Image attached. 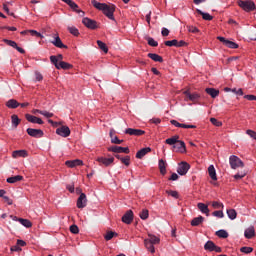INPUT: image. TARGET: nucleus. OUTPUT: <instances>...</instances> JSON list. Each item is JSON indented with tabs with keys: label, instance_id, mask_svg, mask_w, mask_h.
Segmentation results:
<instances>
[{
	"label": "nucleus",
	"instance_id": "5",
	"mask_svg": "<svg viewBox=\"0 0 256 256\" xmlns=\"http://www.w3.org/2000/svg\"><path fill=\"white\" fill-rule=\"evenodd\" d=\"M107 151L110 153H125L126 155H129L131 153V150L129 147H123V146H111L107 148Z\"/></svg>",
	"mask_w": 256,
	"mask_h": 256
},
{
	"label": "nucleus",
	"instance_id": "34",
	"mask_svg": "<svg viewBox=\"0 0 256 256\" xmlns=\"http://www.w3.org/2000/svg\"><path fill=\"white\" fill-rule=\"evenodd\" d=\"M6 107H8V109H17L19 102L15 99H10L6 102Z\"/></svg>",
	"mask_w": 256,
	"mask_h": 256
},
{
	"label": "nucleus",
	"instance_id": "10",
	"mask_svg": "<svg viewBox=\"0 0 256 256\" xmlns=\"http://www.w3.org/2000/svg\"><path fill=\"white\" fill-rule=\"evenodd\" d=\"M2 41H3V43H6V45H9V47H13V49H15L18 53L25 55V49L19 47L17 45V42H15L13 40H9L7 38H4Z\"/></svg>",
	"mask_w": 256,
	"mask_h": 256
},
{
	"label": "nucleus",
	"instance_id": "43",
	"mask_svg": "<svg viewBox=\"0 0 256 256\" xmlns=\"http://www.w3.org/2000/svg\"><path fill=\"white\" fill-rule=\"evenodd\" d=\"M227 215H228L229 219H231L232 221L237 219V211L235 209H228Z\"/></svg>",
	"mask_w": 256,
	"mask_h": 256
},
{
	"label": "nucleus",
	"instance_id": "62",
	"mask_svg": "<svg viewBox=\"0 0 256 256\" xmlns=\"http://www.w3.org/2000/svg\"><path fill=\"white\" fill-rule=\"evenodd\" d=\"M10 251L13 253V252H19V251H23V249H21V246H18L17 244L12 246L10 248Z\"/></svg>",
	"mask_w": 256,
	"mask_h": 256
},
{
	"label": "nucleus",
	"instance_id": "61",
	"mask_svg": "<svg viewBox=\"0 0 256 256\" xmlns=\"http://www.w3.org/2000/svg\"><path fill=\"white\" fill-rule=\"evenodd\" d=\"M66 189L69 191V193H75V184L74 183L68 184L66 186Z\"/></svg>",
	"mask_w": 256,
	"mask_h": 256
},
{
	"label": "nucleus",
	"instance_id": "27",
	"mask_svg": "<svg viewBox=\"0 0 256 256\" xmlns=\"http://www.w3.org/2000/svg\"><path fill=\"white\" fill-rule=\"evenodd\" d=\"M203 221H205V218L203 216H198L191 220L190 225L192 227H199V225H201V223H203Z\"/></svg>",
	"mask_w": 256,
	"mask_h": 256
},
{
	"label": "nucleus",
	"instance_id": "16",
	"mask_svg": "<svg viewBox=\"0 0 256 256\" xmlns=\"http://www.w3.org/2000/svg\"><path fill=\"white\" fill-rule=\"evenodd\" d=\"M66 5H69V7L74 11V13H82V16L85 15V12L81 9H79V5L77 3L73 2V0H62Z\"/></svg>",
	"mask_w": 256,
	"mask_h": 256
},
{
	"label": "nucleus",
	"instance_id": "39",
	"mask_svg": "<svg viewBox=\"0 0 256 256\" xmlns=\"http://www.w3.org/2000/svg\"><path fill=\"white\" fill-rule=\"evenodd\" d=\"M11 121H12L13 127H19V124L21 123V119L17 114H13L11 116Z\"/></svg>",
	"mask_w": 256,
	"mask_h": 256
},
{
	"label": "nucleus",
	"instance_id": "1",
	"mask_svg": "<svg viewBox=\"0 0 256 256\" xmlns=\"http://www.w3.org/2000/svg\"><path fill=\"white\" fill-rule=\"evenodd\" d=\"M91 3L93 7H95V9H98V11H102L105 17H107L111 21H115V9H117L115 4L108 5L107 3H101L97 0H92Z\"/></svg>",
	"mask_w": 256,
	"mask_h": 256
},
{
	"label": "nucleus",
	"instance_id": "6",
	"mask_svg": "<svg viewBox=\"0 0 256 256\" xmlns=\"http://www.w3.org/2000/svg\"><path fill=\"white\" fill-rule=\"evenodd\" d=\"M204 249H205V251H210V253L213 251H215V253H222V251H223V249H221V247L215 245V243L211 240H209L205 243Z\"/></svg>",
	"mask_w": 256,
	"mask_h": 256
},
{
	"label": "nucleus",
	"instance_id": "42",
	"mask_svg": "<svg viewBox=\"0 0 256 256\" xmlns=\"http://www.w3.org/2000/svg\"><path fill=\"white\" fill-rule=\"evenodd\" d=\"M68 31L71 35H73L74 37H79L80 33H79V29H77V27L74 26H68Z\"/></svg>",
	"mask_w": 256,
	"mask_h": 256
},
{
	"label": "nucleus",
	"instance_id": "3",
	"mask_svg": "<svg viewBox=\"0 0 256 256\" xmlns=\"http://www.w3.org/2000/svg\"><path fill=\"white\" fill-rule=\"evenodd\" d=\"M82 23L86 26L87 29H91V31H95V29H99V24L96 20H93L89 17H84L82 19Z\"/></svg>",
	"mask_w": 256,
	"mask_h": 256
},
{
	"label": "nucleus",
	"instance_id": "21",
	"mask_svg": "<svg viewBox=\"0 0 256 256\" xmlns=\"http://www.w3.org/2000/svg\"><path fill=\"white\" fill-rule=\"evenodd\" d=\"M65 165H67L70 169H73V167H81V165H83V160H67Z\"/></svg>",
	"mask_w": 256,
	"mask_h": 256
},
{
	"label": "nucleus",
	"instance_id": "17",
	"mask_svg": "<svg viewBox=\"0 0 256 256\" xmlns=\"http://www.w3.org/2000/svg\"><path fill=\"white\" fill-rule=\"evenodd\" d=\"M96 161L98 163H101L102 165H104V167H109V166L113 165V163L115 162V158H113V157H110V158L98 157L96 159Z\"/></svg>",
	"mask_w": 256,
	"mask_h": 256
},
{
	"label": "nucleus",
	"instance_id": "22",
	"mask_svg": "<svg viewBox=\"0 0 256 256\" xmlns=\"http://www.w3.org/2000/svg\"><path fill=\"white\" fill-rule=\"evenodd\" d=\"M158 167L160 170V175H167V162H165V160L160 159L158 162Z\"/></svg>",
	"mask_w": 256,
	"mask_h": 256
},
{
	"label": "nucleus",
	"instance_id": "8",
	"mask_svg": "<svg viewBox=\"0 0 256 256\" xmlns=\"http://www.w3.org/2000/svg\"><path fill=\"white\" fill-rule=\"evenodd\" d=\"M26 133H28L30 137H34L35 139H41V137L45 135L43 130L35 128H27Z\"/></svg>",
	"mask_w": 256,
	"mask_h": 256
},
{
	"label": "nucleus",
	"instance_id": "45",
	"mask_svg": "<svg viewBox=\"0 0 256 256\" xmlns=\"http://www.w3.org/2000/svg\"><path fill=\"white\" fill-rule=\"evenodd\" d=\"M148 242L151 243L152 245H159V243L161 242V239H159V237L152 235L150 236V239H148Z\"/></svg>",
	"mask_w": 256,
	"mask_h": 256
},
{
	"label": "nucleus",
	"instance_id": "58",
	"mask_svg": "<svg viewBox=\"0 0 256 256\" xmlns=\"http://www.w3.org/2000/svg\"><path fill=\"white\" fill-rule=\"evenodd\" d=\"M212 215H213L214 217H219L220 219H222V217H224L223 210L214 211V212L212 213Z\"/></svg>",
	"mask_w": 256,
	"mask_h": 256
},
{
	"label": "nucleus",
	"instance_id": "47",
	"mask_svg": "<svg viewBox=\"0 0 256 256\" xmlns=\"http://www.w3.org/2000/svg\"><path fill=\"white\" fill-rule=\"evenodd\" d=\"M146 40L148 41V45H150V47H158L159 45V42L155 41V39L152 37H146Z\"/></svg>",
	"mask_w": 256,
	"mask_h": 256
},
{
	"label": "nucleus",
	"instance_id": "12",
	"mask_svg": "<svg viewBox=\"0 0 256 256\" xmlns=\"http://www.w3.org/2000/svg\"><path fill=\"white\" fill-rule=\"evenodd\" d=\"M134 217L135 216L133 214V210H128L121 218L122 223H125L126 225H131V223H133Z\"/></svg>",
	"mask_w": 256,
	"mask_h": 256
},
{
	"label": "nucleus",
	"instance_id": "51",
	"mask_svg": "<svg viewBox=\"0 0 256 256\" xmlns=\"http://www.w3.org/2000/svg\"><path fill=\"white\" fill-rule=\"evenodd\" d=\"M240 251L241 253H245L246 255H248L249 253H253V247L244 246L240 248Z\"/></svg>",
	"mask_w": 256,
	"mask_h": 256
},
{
	"label": "nucleus",
	"instance_id": "2",
	"mask_svg": "<svg viewBox=\"0 0 256 256\" xmlns=\"http://www.w3.org/2000/svg\"><path fill=\"white\" fill-rule=\"evenodd\" d=\"M237 5L246 13H251V11H255L256 9L253 0H238Z\"/></svg>",
	"mask_w": 256,
	"mask_h": 256
},
{
	"label": "nucleus",
	"instance_id": "28",
	"mask_svg": "<svg viewBox=\"0 0 256 256\" xmlns=\"http://www.w3.org/2000/svg\"><path fill=\"white\" fill-rule=\"evenodd\" d=\"M196 13H198V15H201L204 21H213V16H211V14L207 12H203L200 9H196Z\"/></svg>",
	"mask_w": 256,
	"mask_h": 256
},
{
	"label": "nucleus",
	"instance_id": "64",
	"mask_svg": "<svg viewBox=\"0 0 256 256\" xmlns=\"http://www.w3.org/2000/svg\"><path fill=\"white\" fill-rule=\"evenodd\" d=\"M187 45H188V43L185 42L184 40H180V41L177 40L176 47H187Z\"/></svg>",
	"mask_w": 256,
	"mask_h": 256
},
{
	"label": "nucleus",
	"instance_id": "57",
	"mask_svg": "<svg viewBox=\"0 0 256 256\" xmlns=\"http://www.w3.org/2000/svg\"><path fill=\"white\" fill-rule=\"evenodd\" d=\"M212 207L214 209H221V208L223 209V203L214 201V202H212Z\"/></svg>",
	"mask_w": 256,
	"mask_h": 256
},
{
	"label": "nucleus",
	"instance_id": "60",
	"mask_svg": "<svg viewBox=\"0 0 256 256\" xmlns=\"http://www.w3.org/2000/svg\"><path fill=\"white\" fill-rule=\"evenodd\" d=\"M189 33H199V28L195 26H187Z\"/></svg>",
	"mask_w": 256,
	"mask_h": 256
},
{
	"label": "nucleus",
	"instance_id": "44",
	"mask_svg": "<svg viewBox=\"0 0 256 256\" xmlns=\"http://www.w3.org/2000/svg\"><path fill=\"white\" fill-rule=\"evenodd\" d=\"M140 219H142V221H145L147 219H149V210L148 209H143L140 214H139Z\"/></svg>",
	"mask_w": 256,
	"mask_h": 256
},
{
	"label": "nucleus",
	"instance_id": "31",
	"mask_svg": "<svg viewBox=\"0 0 256 256\" xmlns=\"http://www.w3.org/2000/svg\"><path fill=\"white\" fill-rule=\"evenodd\" d=\"M179 142V135H174L171 138H168L165 140L166 145H177V143Z\"/></svg>",
	"mask_w": 256,
	"mask_h": 256
},
{
	"label": "nucleus",
	"instance_id": "63",
	"mask_svg": "<svg viewBox=\"0 0 256 256\" xmlns=\"http://www.w3.org/2000/svg\"><path fill=\"white\" fill-rule=\"evenodd\" d=\"M36 81H43V74L39 71L35 72Z\"/></svg>",
	"mask_w": 256,
	"mask_h": 256
},
{
	"label": "nucleus",
	"instance_id": "46",
	"mask_svg": "<svg viewBox=\"0 0 256 256\" xmlns=\"http://www.w3.org/2000/svg\"><path fill=\"white\" fill-rule=\"evenodd\" d=\"M225 47H228L229 49H239V44L233 42V41H230L228 40L226 42V46Z\"/></svg>",
	"mask_w": 256,
	"mask_h": 256
},
{
	"label": "nucleus",
	"instance_id": "53",
	"mask_svg": "<svg viewBox=\"0 0 256 256\" xmlns=\"http://www.w3.org/2000/svg\"><path fill=\"white\" fill-rule=\"evenodd\" d=\"M70 232L73 233V235L79 234V226L73 224L70 226Z\"/></svg>",
	"mask_w": 256,
	"mask_h": 256
},
{
	"label": "nucleus",
	"instance_id": "19",
	"mask_svg": "<svg viewBox=\"0 0 256 256\" xmlns=\"http://www.w3.org/2000/svg\"><path fill=\"white\" fill-rule=\"evenodd\" d=\"M76 205L78 209H83L87 207V195L81 194L77 199Z\"/></svg>",
	"mask_w": 256,
	"mask_h": 256
},
{
	"label": "nucleus",
	"instance_id": "56",
	"mask_svg": "<svg viewBox=\"0 0 256 256\" xmlns=\"http://www.w3.org/2000/svg\"><path fill=\"white\" fill-rule=\"evenodd\" d=\"M124 140H120L119 137L114 136V138L111 139V143H113L114 145H121V143H123Z\"/></svg>",
	"mask_w": 256,
	"mask_h": 256
},
{
	"label": "nucleus",
	"instance_id": "29",
	"mask_svg": "<svg viewBox=\"0 0 256 256\" xmlns=\"http://www.w3.org/2000/svg\"><path fill=\"white\" fill-rule=\"evenodd\" d=\"M205 92L210 95V97H212V99H215L217 97H219V90L215 89V88H206Z\"/></svg>",
	"mask_w": 256,
	"mask_h": 256
},
{
	"label": "nucleus",
	"instance_id": "9",
	"mask_svg": "<svg viewBox=\"0 0 256 256\" xmlns=\"http://www.w3.org/2000/svg\"><path fill=\"white\" fill-rule=\"evenodd\" d=\"M52 60L55 63V68L58 70L63 69L64 71H69V70L73 69V64H70L69 62L62 61V62L57 63V60H55V58H53Z\"/></svg>",
	"mask_w": 256,
	"mask_h": 256
},
{
	"label": "nucleus",
	"instance_id": "48",
	"mask_svg": "<svg viewBox=\"0 0 256 256\" xmlns=\"http://www.w3.org/2000/svg\"><path fill=\"white\" fill-rule=\"evenodd\" d=\"M121 163L125 165L126 167H129L131 165V156L127 155L122 158Z\"/></svg>",
	"mask_w": 256,
	"mask_h": 256
},
{
	"label": "nucleus",
	"instance_id": "52",
	"mask_svg": "<svg viewBox=\"0 0 256 256\" xmlns=\"http://www.w3.org/2000/svg\"><path fill=\"white\" fill-rule=\"evenodd\" d=\"M29 33L30 35H32V37H38L39 39H43V34L38 32L37 30H29Z\"/></svg>",
	"mask_w": 256,
	"mask_h": 256
},
{
	"label": "nucleus",
	"instance_id": "38",
	"mask_svg": "<svg viewBox=\"0 0 256 256\" xmlns=\"http://www.w3.org/2000/svg\"><path fill=\"white\" fill-rule=\"evenodd\" d=\"M97 45H98L99 49H101V51H103V53H109V47H107V44H105V42H103L101 40H97Z\"/></svg>",
	"mask_w": 256,
	"mask_h": 256
},
{
	"label": "nucleus",
	"instance_id": "33",
	"mask_svg": "<svg viewBox=\"0 0 256 256\" xmlns=\"http://www.w3.org/2000/svg\"><path fill=\"white\" fill-rule=\"evenodd\" d=\"M18 221L21 223V225H23V227H26L27 229H31V227H33V222H31L29 219L19 218Z\"/></svg>",
	"mask_w": 256,
	"mask_h": 256
},
{
	"label": "nucleus",
	"instance_id": "24",
	"mask_svg": "<svg viewBox=\"0 0 256 256\" xmlns=\"http://www.w3.org/2000/svg\"><path fill=\"white\" fill-rule=\"evenodd\" d=\"M147 153H151V147H145V148L140 149L136 153V159H141L142 157H145V155H147Z\"/></svg>",
	"mask_w": 256,
	"mask_h": 256
},
{
	"label": "nucleus",
	"instance_id": "50",
	"mask_svg": "<svg viewBox=\"0 0 256 256\" xmlns=\"http://www.w3.org/2000/svg\"><path fill=\"white\" fill-rule=\"evenodd\" d=\"M210 123H212V125H214V127H222L223 126V122L217 120V118H210Z\"/></svg>",
	"mask_w": 256,
	"mask_h": 256
},
{
	"label": "nucleus",
	"instance_id": "7",
	"mask_svg": "<svg viewBox=\"0 0 256 256\" xmlns=\"http://www.w3.org/2000/svg\"><path fill=\"white\" fill-rule=\"evenodd\" d=\"M191 169V165L185 161L178 164L177 173L178 175H187V172Z\"/></svg>",
	"mask_w": 256,
	"mask_h": 256
},
{
	"label": "nucleus",
	"instance_id": "11",
	"mask_svg": "<svg viewBox=\"0 0 256 256\" xmlns=\"http://www.w3.org/2000/svg\"><path fill=\"white\" fill-rule=\"evenodd\" d=\"M125 135H130L133 137H141L143 135H145V131L141 130V129H135V128H127L124 131Z\"/></svg>",
	"mask_w": 256,
	"mask_h": 256
},
{
	"label": "nucleus",
	"instance_id": "41",
	"mask_svg": "<svg viewBox=\"0 0 256 256\" xmlns=\"http://www.w3.org/2000/svg\"><path fill=\"white\" fill-rule=\"evenodd\" d=\"M216 236L219 237V239H227V237H229V233L225 230H218L216 231Z\"/></svg>",
	"mask_w": 256,
	"mask_h": 256
},
{
	"label": "nucleus",
	"instance_id": "55",
	"mask_svg": "<svg viewBox=\"0 0 256 256\" xmlns=\"http://www.w3.org/2000/svg\"><path fill=\"white\" fill-rule=\"evenodd\" d=\"M37 112L40 113V115H43L44 117H46L47 119H51V117H53V113H50L47 111L37 110Z\"/></svg>",
	"mask_w": 256,
	"mask_h": 256
},
{
	"label": "nucleus",
	"instance_id": "40",
	"mask_svg": "<svg viewBox=\"0 0 256 256\" xmlns=\"http://www.w3.org/2000/svg\"><path fill=\"white\" fill-rule=\"evenodd\" d=\"M113 237H119V234L117 232L108 231L106 235L104 236L105 241H111Z\"/></svg>",
	"mask_w": 256,
	"mask_h": 256
},
{
	"label": "nucleus",
	"instance_id": "36",
	"mask_svg": "<svg viewBox=\"0 0 256 256\" xmlns=\"http://www.w3.org/2000/svg\"><path fill=\"white\" fill-rule=\"evenodd\" d=\"M53 59H55L56 60V63H61V62H63V54H58V55H52V56H50V63H52V65H54V67H55V61L53 60Z\"/></svg>",
	"mask_w": 256,
	"mask_h": 256
},
{
	"label": "nucleus",
	"instance_id": "26",
	"mask_svg": "<svg viewBox=\"0 0 256 256\" xmlns=\"http://www.w3.org/2000/svg\"><path fill=\"white\" fill-rule=\"evenodd\" d=\"M197 207L201 213H204L206 217H209V206L207 204L200 202L197 204Z\"/></svg>",
	"mask_w": 256,
	"mask_h": 256
},
{
	"label": "nucleus",
	"instance_id": "20",
	"mask_svg": "<svg viewBox=\"0 0 256 256\" xmlns=\"http://www.w3.org/2000/svg\"><path fill=\"white\" fill-rule=\"evenodd\" d=\"M52 44L54 47H57L58 49H69L67 45L63 44V41H61L59 35L55 37L54 41H52Z\"/></svg>",
	"mask_w": 256,
	"mask_h": 256
},
{
	"label": "nucleus",
	"instance_id": "13",
	"mask_svg": "<svg viewBox=\"0 0 256 256\" xmlns=\"http://www.w3.org/2000/svg\"><path fill=\"white\" fill-rule=\"evenodd\" d=\"M184 95L189 99V101H192V103H197L199 99H201V94L194 92L191 93L190 90H186L183 92Z\"/></svg>",
	"mask_w": 256,
	"mask_h": 256
},
{
	"label": "nucleus",
	"instance_id": "23",
	"mask_svg": "<svg viewBox=\"0 0 256 256\" xmlns=\"http://www.w3.org/2000/svg\"><path fill=\"white\" fill-rule=\"evenodd\" d=\"M12 157L14 159H17V157H29V153L27 152V150H15L12 152Z\"/></svg>",
	"mask_w": 256,
	"mask_h": 256
},
{
	"label": "nucleus",
	"instance_id": "14",
	"mask_svg": "<svg viewBox=\"0 0 256 256\" xmlns=\"http://www.w3.org/2000/svg\"><path fill=\"white\" fill-rule=\"evenodd\" d=\"M173 151L176 153H187V146L183 142V140H178L176 145L173 146Z\"/></svg>",
	"mask_w": 256,
	"mask_h": 256
},
{
	"label": "nucleus",
	"instance_id": "4",
	"mask_svg": "<svg viewBox=\"0 0 256 256\" xmlns=\"http://www.w3.org/2000/svg\"><path fill=\"white\" fill-rule=\"evenodd\" d=\"M229 163L231 169H239V167H245V163H243L241 159L235 155L230 156Z\"/></svg>",
	"mask_w": 256,
	"mask_h": 256
},
{
	"label": "nucleus",
	"instance_id": "32",
	"mask_svg": "<svg viewBox=\"0 0 256 256\" xmlns=\"http://www.w3.org/2000/svg\"><path fill=\"white\" fill-rule=\"evenodd\" d=\"M149 59H152V61H155L156 63H163V57L159 54L155 53H148Z\"/></svg>",
	"mask_w": 256,
	"mask_h": 256
},
{
	"label": "nucleus",
	"instance_id": "49",
	"mask_svg": "<svg viewBox=\"0 0 256 256\" xmlns=\"http://www.w3.org/2000/svg\"><path fill=\"white\" fill-rule=\"evenodd\" d=\"M164 45H166V47H177V39L167 40L164 42Z\"/></svg>",
	"mask_w": 256,
	"mask_h": 256
},
{
	"label": "nucleus",
	"instance_id": "25",
	"mask_svg": "<svg viewBox=\"0 0 256 256\" xmlns=\"http://www.w3.org/2000/svg\"><path fill=\"white\" fill-rule=\"evenodd\" d=\"M244 237L246 239H253L255 237V227L251 226L247 228L244 232Z\"/></svg>",
	"mask_w": 256,
	"mask_h": 256
},
{
	"label": "nucleus",
	"instance_id": "30",
	"mask_svg": "<svg viewBox=\"0 0 256 256\" xmlns=\"http://www.w3.org/2000/svg\"><path fill=\"white\" fill-rule=\"evenodd\" d=\"M208 173H209V177L212 179V181H217V171H215V166L210 165L208 167Z\"/></svg>",
	"mask_w": 256,
	"mask_h": 256
},
{
	"label": "nucleus",
	"instance_id": "35",
	"mask_svg": "<svg viewBox=\"0 0 256 256\" xmlns=\"http://www.w3.org/2000/svg\"><path fill=\"white\" fill-rule=\"evenodd\" d=\"M19 181H23V176L22 175H16V176H12L6 179L7 183L13 184V183H17Z\"/></svg>",
	"mask_w": 256,
	"mask_h": 256
},
{
	"label": "nucleus",
	"instance_id": "37",
	"mask_svg": "<svg viewBox=\"0 0 256 256\" xmlns=\"http://www.w3.org/2000/svg\"><path fill=\"white\" fill-rule=\"evenodd\" d=\"M144 245L146 249L150 251V253H155V244H152L151 242H149V239L144 240Z\"/></svg>",
	"mask_w": 256,
	"mask_h": 256
},
{
	"label": "nucleus",
	"instance_id": "15",
	"mask_svg": "<svg viewBox=\"0 0 256 256\" xmlns=\"http://www.w3.org/2000/svg\"><path fill=\"white\" fill-rule=\"evenodd\" d=\"M56 135H59L60 137H69V135H71V129L69 126H61L56 129Z\"/></svg>",
	"mask_w": 256,
	"mask_h": 256
},
{
	"label": "nucleus",
	"instance_id": "18",
	"mask_svg": "<svg viewBox=\"0 0 256 256\" xmlns=\"http://www.w3.org/2000/svg\"><path fill=\"white\" fill-rule=\"evenodd\" d=\"M25 119L28 120L29 123H36L37 125H43V123H45L43 119L31 114H25Z\"/></svg>",
	"mask_w": 256,
	"mask_h": 256
},
{
	"label": "nucleus",
	"instance_id": "59",
	"mask_svg": "<svg viewBox=\"0 0 256 256\" xmlns=\"http://www.w3.org/2000/svg\"><path fill=\"white\" fill-rule=\"evenodd\" d=\"M246 134L249 135L252 139H256V132L254 130L248 129L246 130Z\"/></svg>",
	"mask_w": 256,
	"mask_h": 256
},
{
	"label": "nucleus",
	"instance_id": "54",
	"mask_svg": "<svg viewBox=\"0 0 256 256\" xmlns=\"http://www.w3.org/2000/svg\"><path fill=\"white\" fill-rule=\"evenodd\" d=\"M166 193L168 195H171V197H174V199H179V192L175 191V190H167Z\"/></svg>",
	"mask_w": 256,
	"mask_h": 256
}]
</instances>
